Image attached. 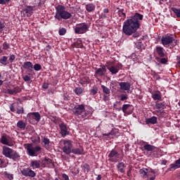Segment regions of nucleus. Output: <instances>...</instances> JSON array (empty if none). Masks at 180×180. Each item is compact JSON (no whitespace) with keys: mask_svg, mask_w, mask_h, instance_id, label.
<instances>
[{"mask_svg":"<svg viewBox=\"0 0 180 180\" xmlns=\"http://www.w3.org/2000/svg\"><path fill=\"white\" fill-rule=\"evenodd\" d=\"M141 20H143V15L139 13H135L134 15L124 21L122 32L127 36H131L134 33L133 37H139V34L136 32L140 27Z\"/></svg>","mask_w":180,"mask_h":180,"instance_id":"1","label":"nucleus"},{"mask_svg":"<svg viewBox=\"0 0 180 180\" xmlns=\"http://www.w3.org/2000/svg\"><path fill=\"white\" fill-rule=\"evenodd\" d=\"M56 11L55 19L57 20H62V19L67 20V19H71V16H72L70 12L65 10V6L58 5L56 7Z\"/></svg>","mask_w":180,"mask_h":180,"instance_id":"2","label":"nucleus"},{"mask_svg":"<svg viewBox=\"0 0 180 180\" xmlns=\"http://www.w3.org/2000/svg\"><path fill=\"white\" fill-rule=\"evenodd\" d=\"M73 114L78 116L80 119H86L89 112L85 110V105L81 104L77 105L72 109Z\"/></svg>","mask_w":180,"mask_h":180,"instance_id":"3","label":"nucleus"},{"mask_svg":"<svg viewBox=\"0 0 180 180\" xmlns=\"http://www.w3.org/2000/svg\"><path fill=\"white\" fill-rule=\"evenodd\" d=\"M106 68L108 71L111 72L112 75H116L122 68L123 65L120 63H115V62H107Z\"/></svg>","mask_w":180,"mask_h":180,"instance_id":"4","label":"nucleus"},{"mask_svg":"<svg viewBox=\"0 0 180 180\" xmlns=\"http://www.w3.org/2000/svg\"><path fill=\"white\" fill-rule=\"evenodd\" d=\"M24 147L26 148L28 155H30L31 157L37 155V154L41 151V147L39 146H34L33 143H25Z\"/></svg>","mask_w":180,"mask_h":180,"instance_id":"5","label":"nucleus"},{"mask_svg":"<svg viewBox=\"0 0 180 180\" xmlns=\"http://www.w3.org/2000/svg\"><path fill=\"white\" fill-rule=\"evenodd\" d=\"M88 29H89V25L85 22H82L75 27V32L76 34H84V33L88 32Z\"/></svg>","mask_w":180,"mask_h":180,"instance_id":"6","label":"nucleus"},{"mask_svg":"<svg viewBox=\"0 0 180 180\" xmlns=\"http://www.w3.org/2000/svg\"><path fill=\"white\" fill-rule=\"evenodd\" d=\"M63 146H64L63 148V153H65V154H67L68 155L71 154V153L72 151V141H70V140L64 141Z\"/></svg>","mask_w":180,"mask_h":180,"instance_id":"7","label":"nucleus"},{"mask_svg":"<svg viewBox=\"0 0 180 180\" xmlns=\"http://www.w3.org/2000/svg\"><path fill=\"white\" fill-rule=\"evenodd\" d=\"M27 118L29 120L30 123L34 124V120L35 122H40V119H41L40 113L37 112H30L27 115Z\"/></svg>","mask_w":180,"mask_h":180,"instance_id":"8","label":"nucleus"},{"mask_svg":"<svg viewBox=\"0 0 180 180\" xmlns=\"http://www.w3.org/2000/svg\"><path fill=\"white\" fill-rule=\"evenodd\" d=\"M108 157L111 162H117V161H119V158H120V154L115 150H112L110 151Z\"/></svg>","mask_w":180,"mask_h":180,"instance_id":"9","label":"nucleus"},{"mask_svg":"<svg viewBox=\"0 0 180 180\" xmlns=\"http://www.w3.org/2000/svg\"><path fill=\"white\" fill-rule=\"evenodd\" d=\"M59 128L60 134H61L62 137H65V136H68V134H70V131H68V127L67 126V124L62 122L59 124Z\"/></svg>","mask_w":180,"mask_h":180,"instance_id":"10","label":"nucleus"},{"mask_svg":"<svg viewBox=\"0 0 180 180\" xmlns=\"http://www.w3.org/2000/svg\"><path fill=\"white\" fill-rule=\"evenodd\" d=\"M21 174L24 175V176H30V178H34L36 176V173L34 171L32 170L30 168H24L21 170Z\"/></svg>","mask_w":180,"mask_h":180,"instance_id":"11","label":"nucleus"},{"mask_svg":"<svg viewBox=\"0 0 180 180\" xmlns=\"http://www.w3.org/2000/svg\"><path fill=\"white\" fill-rule=\"evenodd\" d=\"M0 143L4 144L5 146H8L9 147H12L13 146V142H12V139L9 138V136H2L0 139Z\"/></svg>","mask_w":180,"mask_h":180,"instance_id":"12","label":"nucleus"},{"mask_svg":"<svg viewBox=\"0 0 180 180\" xmlns=\"http://www.w3.org/2000/svg\"><path fill=\"white\" fill-rule=\"evenodd\" d=\"M2 154L4 157H6V158H10L11 154H13V150L8 146H3Z\"/></svg>","mask_w":180,"mask_h":180,"instance_id":"13","label":"nucleus"},{"mask_svg":"<svg viewBox=\"0 0 180 180\" xmlns=\"http://www.w3.org/2000/svg\"><path fill=\"white\" fill-rule=\"evenodd\" d=\"M41 165L44 167H47L48 168H53V167H54V163L51 159L45 158L44 160L41 161Z\"/></svg>","mask_w":180,"mask_h":180,"instance_id":"14","label":"nucleus"},{"mask_svg":"<svg viewBox=\"0 0 180 180\" xmlns=\"http://www.w3.org/2000/svg\"><path fill=\"white\" fill-rule=\"evenodd\" d=\"M174 41H175V39H174V37H172L167 36L162 38V44H163L165 46H169Z\"/></svg>","mask_w":180,"mask_h":180,"instance_id":"15","label":"nucleus"},{"mask_svg":"<svg viewBox=\"0 0 180 180\" xmlns=\"http://www.w3.org/2000/svg\"><path fill=\"white\" fill-rule=\"evenodd\" d=\"M72 153L76 155H84L85 150H84V147L79 146V148L72 149Z\"/></svg>","mask_w":180,"mask_h":180,"instance_id":"16","label":"nucleus"},{"mask_svg":"<svg viewBox=\"0 0 180 180\" xmlns=\"http://www.w3.org/2000/svg\"><path fill=\"white\" fill-rule=\"evenodd\" d=\"M95 74L98 77H103L106 74V67L103 65L102 68H96Z\"/></svg>","mask_w":180,"mask_h":180,"instance_id":"17","label":"nucleus"},{"mask_svg":"<svg viewBox=\"0 0 180 180\" xmlns=\"http://www.w3.org/2000/svg\"><path fill=\"white\" fill-rule=\"evenodd\" d=\"M119 86H120V89H122V91H129L131 88V84L128 82H120Z\"/></svg>","mask_w":180,"mask_h":180,"instance_id":"18","label":"nucleus"},{"mask_svg":"<svg viewBox=\"0 0 180 180\" xmlns=\"http://www.w3.org/2000/svg\"><path fill=\"white\" fill-rule=\"evenodd\" d=\"M117 168L121 174H124V172H126V170H124V168H126V164H124L123 162H118L117 165Z\"/></svg>","mask_w":180,"mask_h":180,"instance_id":"19","label":"nucleus"},{"mask_svg":"<svg viewBox=\"0 0 180 180\" xmlns=\"http://www.w3.org/2000/svg\"><path fill=\"white\" fill-rule=\"evenodd\" d=\"M11 160H13V161H19L20 160V155L15 150H13V153H11L10 158Z\"/></svg>","mask_w":180,"mask_h":180,"instance_id":"20","label":"nucleus"},{"mask_svg":"<svg viewBox=\"0 0 180 180\" xmlns=\"http://www.w3.org/2000/svg\"><path fill=\"white\" fill-rule=\"evenodd\" d=\"M156 53L159 57H165V51L164 50V48L161 46H158L156 48Z\"/></svg>","mask_w":180,"mask_h":180,"instance_id":"21","label":"nucleus"},{"mask_svg":"<svg viewBox=\"0 0 180 180\" xmlns=\"http://www.w3.org/2000/svg\"><path fill=\"white\" fill-rule=\"evenodd\" d=\"M25 70H27L28 71H32L33 70V63L31 62H25L22 65Z\"/></svg>","mask_w":180,"mask_h":180,"instance_id":"22","label":"nucleus"},{"mask_svg":"<svg viewBox=\"0 0 180 180\" xmlns=\"http://www.w3.org/2000/svg\"><path fill=\"white\" fill-rule=\"evenodd\" d=\"M153 99L154 101H162V95L161 94V92L158 91L152 95Z\"/></svg>","mask_w":180,"mask_h":180,"instance_id":"23","label":"nucleus"},{"mask_svg":"<svg viewBox=\"0 0 180 180\" xmlns=\"http://www.w3.org/2000/svg\"><path fill=\"white\" fill-rule=\"evenodd\" d=\"M146 124H155L157 123V117H152L146 120Z\"/></svg>","mask_w":180,"mask_h":180,"instance_id":"24","label":"nucleus"},{"mask_svg":"<svg viewBox=\"0 0 180 180\" xmlns=\"http://www.w3.org/2000/svg\"><path fill=\"white\" fill-rule=\"evenodd\" d=\"M31 167L33 169H36L37 168H40V161L39 160H34L31 162Z\"/></svg>","mask_w":180,"mask_h":180,"instance_id":"25","label":"nucleus"},{"mask_svg":"<svg viewBox=\"0 0 180 180\" xmlns=\"http://www.w3.org/2000/svg\"><path fill=\"white\" fill-rule=\"evenodd\" d=\"M43 143H44V146L45 147V148L46 150H49L50 149V139H49L48 138L44 137L42 140Z\"/></svg>","mask_w":180,"mask_h":180,"instance_id":"26","label":"nucleus"},{"mask_svg":"<svg viewBox=\"0 0 180 180\" xmlns=\"http://www.w3.org/2000/svg\"><path fill=\"white\" fill-rule=\"evenodd\" d=\"M17 127L21 130H25L26 129V123L22 120H20L17 122Z\"/></svg>","mask_w":180,"mask_h":180,"instance_id":"27","label":"nucleus"},{"mask_svg":"<svg viewBox=\"0 0 180 180\" xmlns=\"http://www.w3.org/2000/svg\"><path fill=\"white\" fill-rule=\"evenodd\" d=\"M171 169H176L177 168H180V158L175 162V164H172L170 165Z\"/></svg>","mask_w":180,"mask_h":180,"instance_id":"28","label":"nucleus"},{"mask_svg":"<svg viewBox=\"0 0 180 180\" xmlns=\"http://www.w3.org/2000/svg\"><path fill=\"white\" fill-rule=\"evenodd\" d=\"M143 148L146 151H154V150H155V146L150 144L144 145Z\"/></svg>","mask_w":180,"mask_h":180,"instance_id":"29","label":"nucleus"},{"mask_svg":"<svg viewBox=\"0 0 180 180\" xmlns=\"http://www.w3.org/2000/svg\"><path fill=\"white\" fill-rule=\"evenodd\" d=\"M147 173H148V169L144 168V169H141L139 170V174L142 178H147Z\"/></svg>","mask_w":180,"mask_h":180,"instance_id":"30","label":"nucleus"},{"mask_svg":"<svg viewBox=\"0 0 180 180\" xmlns=\"http://www.w3.org/2000/svg\"><path fill=\"white\" fill-rule=\"evenodd\" d=\"M86 9L87 12H92L95 11V5H94L93 4H87L86 5Z\"/></svg>","mask_w":180,"mask_h":180,"instance_id":"31","label":"nucleus"},{"mask_svg":"<svg viewBox=\"0 0 180 180\" xmlns=\"http://www.w3.org/2000/svg\"><path fill=\"white\" fill-rule=\"evenodd\" d=\"M0 64H2V65H8V64H9V62H8V57L7 56H3L0 59Z\"/></svg>","mask_w":180,"mask_h":180,"instance_id":"32","label":"nucleus"},{"mask_svg":"<svg viewBox=\"0 0 180 180\" xmlns=\"http://www.w3.org/2000/svg\"><path fill=\"white\" fill-rule=\"evenodd\" d=\"M24 11L25 12V13L27 14V15L30 16L32 15V13H33V7L32 6H27V8H25L24 9Z\"/></svg>","mask_w":180,"mask_h":180,"instance_id":"33","label":"nucleus"},{"mask_svg":"<svg viewBox=\"0 0 180 180\" xmlns=\"http://www.w3.org/2000/svg\"><path fill=\"white\" fill-rule=\"evenodd\" d=\"M131 108V105L130 104H124L122 105V112L124 113H127L128 109H130Z\"/></svg>","mask_w":180,"mask_h":180,"instance_id":"34","label":"nucleus"},{"mask_svg":"<svg viewBox=\"0 0 180 180\" xmlns=\"http://www.w3.org/2000/svg\"><path fill=\"white\" fill-rule=\"evenodd\" d=\"M80 84L84 85L85 84H89V78L84 77L80 79Z\"/></svg>","mask_w":180,"mask_h":180,"instance_id":"35","label":"nucleus"},{"mask_svg":"<svg viewBox=\"0 0 180 180\" xmlns=\"http://www.w3.org/2000/svg\"><path fill=\"white\" fill-rule=\"evenodd\" d=\"M165 107V104H164V103H155L156 109H162V110H163Z\"/></svg>","mask_w":180,"mask_h":180,"instance_id":"36","label":"nucleus"},{"mask_svg":"<svg viewBox=\"0 0 180 180\" xmlns=\"http://www.w3.org/2000/svg\"><path fill=\"white\" fill-rule=\"evenodd\" d=\"M172 11L175 13L176 18H180V9L176 8H172Z\"/></svg>","mask_w":180,"mask_h":180,"instance_id":"37","label":"nucleus"},{"mask_svg":"<svg viewBox=\"0 0 180 180\" xmlns=\"http://www.w3.org/2000/svg\"><path fill=\"white\" fill-rule=\"evenodd\" d=\"M22 79L25 80V82H27V84L32 83V79L27 75L22 76Z\"/></svg>","mask_w":180,"mask_h":180,"instance_id":"38","label":"nucleus"},{"mask_svg":"<svg viewBox=\"0 0 180 180\" xmlns=\"http://www.w3.org/2000/svg\"><path fill=\"white\" fill-rule=\"evenodd\" d=\"M101 88H102L104 94H105L106 95H109V94H110V89H109V88H108L103 85H101Z\"/></svg>","mask_w":180,"mask_h":180,"instance_id":"39","label":"nucleus"},{"mask_svg":"<svg viewBox=\"0 0 180 180\" xmlns=\"http://www.w3.org/2000/svg\"><path fill=\"white\" fill-rule=\"evenodd\" d=\"M65 33H67V30L64 27L60 29L58 31V34H60V36H64Z\"/></svg>","mask_w":180,"mask_h":180,"instance_id":"40","label":"nucleus"},{"mask_svg":"<svg viewBox=\"0 0 180 180\" xmlns=\"http://www.w3.org/2000/svg\"><path fill=\"white\" fill-rule=\"evenodd\" d=\"M82 88L81 87H77L75 89V93L76 94V95H81V94H82Z\"/></svg>","mask_w":180,"mask_h":180,"instance_id":"41","label":"nucleus"},{"mask_svg":"<svg viewBox=\"0 0 180 180\" xmlns=\"http://www.w3.org/2000/svg\"><path fill=\"white\" fill-rule=\"evenodd\" d=\"M118 15L122 19L126 18V13L123 12V10H120L118 11Z\"/></svg>","mask_w":180,"mask_h":180,"instance_id":"42","label":"nucleus"},{"mask_svg":"<svg viewBox=\"0 0 180 180\" xmlns=\"http://www.w3.org/2000/svg\"><path fill=\"white\" fill-rule=\"evenodd\" d=\"M17 113L18 115H23V113H25V110L23 109V107L17 108Z\"/></svg>","mask_w":180,"mask_h":180,"instance_id":"43","label":"nucleus"},{"mask_svg":"<svg viewBox=\"0 0 180 180\" xmlns=\"http://www.w3.org/2000/svg\"><path fill=\"white\" fill-rule=\"evenodd\" d=\"M15 58H16V56H15V55H10L8 58L9 63H12L13 61H15Z\"/></svg>","mask_w":180,"mask_h":180,"instance_id":"44","label":"nucleus"},{"mask_svg":"<svg viewBox=\"0 0 180 180\" xmlns=\"http://www.w3.org/2000/svg\"><path fill=\"white\" fill-rule=\"evenodd\" d=\"M34 70H35V71H40L41 70V65L37 63L35 64L34 65Z\"/></svg>","mask_w":180,"mask_h":180,"instance_id":"45","label":"nucleus"},{"mask_svg":"<svg viewBox=\"0 0 180 180\" xmlns=\"http://www.w3.org/2000/svg\"><path fill=\"white\" fill-rule=\"evenodd\" d=\"M75 47L80 49L81 47H82V42L81 41H77L75 43Z\"/></svg>","mask_w":180,"mask_h":180,"instance_id":"46","label":"nucleus"},{"mask_svg":"<svg viewBox=\"0 0 180 180\" xmlns=\"http://www.w3.org/2000/svg\"><path fill=\"white\" fill-rule=\"evenodd\" d=\"M120 98H121L120 101H122L129 99V97L127 96V95H124V94H121Z\"/></svg>","mask_w":180,"mask_h":180,"instance_id":"47","label":"nucleus"},{"mask_svg":"<svg viewBox=\"0 0 180 180\" xmlns=\"http://www.w3.org/2000/svg\"><path fill=\"white\" fill-rule=\"evenodd\" d=\"M5 175L6 176V178H8V179H9V180L13 179V174H9V173H6Z\"/></svg>","mask_w":180,"mask_h":180,"instance_id":"48","label":"nucleus"},{"mask_svg":"<svg viewBox=\"0 0 180 180\" xmlns=\"http://www.w3.org/2000/svg\"><path fill=\"white\" fill-rule=\"evenodd\" d=\"M10 46L9 44H8L7 42H4L3 44V49L4 50H8V49H9Z\"/></svg>","mask_w":180,"mask_h":180,"instance_id":"49","label":"nucleus"},{"mask_svg":"<svg viewBox=\"0 0 180 180\" xmlns=\"http://www.w3.org/2000/svg\"><path fill=\"white\" fill-rule=\"evenodd\" d=\"M16 89H8V93L10 94V95H14V94H16Z\"/></svg>","mask_w":180,"mask_h":180,"instance_id":"50","label":"nucleus"},{"mask_svg":"<svg viewBox=\"0 0 180 180\" xmlns=\"http://www.w3.org/2000/svg\"><path fill=\"white\" fill-rule=\"evenodd\" d=\"M91 95H96L98 94V89H93L90 91Z\"/></svg>","mask_w":180,"mask_h":180,"instance_id":"51","label":"nucleus"},{"mask_svg":"<svg viewBox=\"0 0 180 180\" xmlns=\"http://www.w3.org/2000/svg\"><path fill=\"white\" fill-rule=\"evenodd\" d=\"M161 64H167L168 63V59L165 58H162L160 59Z\"/></svg>","mask_w":180,"mask_h":180,"instance_id":"52","label":"nucleus"},{"mask_svg":"<svg viewBox=\"0 0 180 180\" xmlns=\"http://www.w3.org/2000/svg\"><path fill=\"white\" fill-rule=\"evenodd\" d=\"M11 0H0V5H6Z\"/></svg>","mask_w":180,"mask_h":180,"instance_id":"53","label":"nucleus"},{"mask_svg":"<svg viewBox=\"0 0 180 180\" xmlns=\"http://www.w3.org/2000/svg\"><path fill=\"white\" fill-rule=\"evenodd\" d=\"M110 98H109V96H106V95H104V96H103V101H105V102H108V101H110Z\"/></svg>","mask_w":180,"mask_h":180,"instance_id":"54","label":"nucleus"},{"mask_svg":"<svg viewBox=\"0 0 180 180\" xmlns=\"http://www.w3.org/2000/svg\"><path fill=\"white\" fill-rule=\"evenodd\" d=\"M42 88H44V89H49V83H44Z\"/></svg>","mask_w":180,"mask_h":180,"instance_id":"55","label":"nucleus"},{"mask_svg":"<svg viewBox=\"0 0 180 180\" xmlns=\"http://www.w3.org/2000/svg\"><path fill=\"white\" fill-rule=\"evenodd\" d=\"M103 12H104L103 18H106V13H109V9L105 8L103 10Z\"/></svg>","mask_w":180,"mask_h":180,"instance_id":"56","label":"nucleus"},{"mask_svg":"<svg viewBox=\"0 0 180 180\" xmlns=\"http://www.w3.org/2000/svg\"><path fill=\"white\" fill-rule=\"evenodd\" d=\"M147 178H149V176H154V174H153L152 173H151V172H150V171H148V173H147Z\"/></svg>","mask_w":180,"mask_h":180,"instance_id":"57","label":"nucleus"},{"mask_svg":"<svg viewBox=\"0 0 180 180\" xmlns=\"http://www.w3.org/2000/svg\"><path fill=\"white\" fill-rule=\"evenodd\" d=\"M62 176H63V179H65V180H70V178H68V175H67L65 174H63Z\"/></svg>","mask_w":180,"mask_h":180,"instance_id":"58","label":"nucleus"},{"mask_svg":"<svg viewBox=\"0 0 180 180\" xmlns=\"http://www.w3.org/2000/svg\"><path fill=\"white\" fill-rule=\"evenodd\" d=\"M5 27V23L0 22V30H2Z\"/></svg>","mask_w":180,"mask_h":180,"instance_id":"59","label":"nucleus"},{"mask_svg":"<svg viewBox=\"0 0 180 180\" xmlns=\"http://www.w3.org/2000/svg\"><path fill=\"white\" fill-rule=\"evenodd\" d=\"M84 169H86V171H87V172L89 171V165H84Z\"/></svg>","mask_w":180,"mask_h":180,"instance_id":"60","label":"nucleus"},{"mask_svg":"<svg viewBox=\"0 0 180 180\" xmlns=\"http://www.w3.org/2000/svg\"><path fill=\"white\" fill-rule=\"evenodd\" d=\"M4 167V160L0 159V168H2Z\"/></svg>","mask_w":180,"mask_h":180,"instance_id":"61","label":"nucleus"},{"mask_svg":"<svg viewBox=\"0 0 180 180\" xmlns=\"http://www.w3.org/2000/svg\"><path fill=\"white\" fill-rule=\"evenodd\" d=\"M10 110H11V112H15V107H13V105H11Z\"/></svg>","mask_w":180,"mask_h":180,"instance_id":"62","label":"nucleus"},{"mask_svg":"<svg viewBox=\"0 0 180 180\" xmlns=\"http://www.w3.org/2000/svg\"><path fill=\"white\" fill-rule=\"evenodd\" d=\"M110 134H113V130L109 132L108 134H104L103 136H110Z\"/></svg>","mask_w":180,"mask_h":180,"instance_id":"63","label":"nucleus"},{"mask_svg":"<svg viewBox=\"0 0 180 180\" xmlns=\"http://www.w3.org/2000/svg\"><path fill=\"white\" fill-rule=\"evenodd\" d=\"M102 179V176L101 174H98V176L96 177V180H101Z\"/></svg>","mask_w":180,"mask_h":180,"instance_id":"64","label":"nucleus"}]
</instances>
